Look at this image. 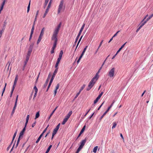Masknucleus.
Instances as JSON below:
<instances>
[{"label":"nucleus","mask_w":153,"mask_h":153,"mask_svg":"<svg viewBox=\"0 0 153 153\" xmlns=\"http://www.w3.org/2000/svg\"><path fill=\"white\" fill-rule=\"evenodd\" d=\"M61 23L60 22L54 30L53 35L51 37V40H54L53 45L51 48L52 49H54L56 47L58 41L57 37V35L61 27Z\"/></svg>","instance_id":"nucleus-1"},{"label":"nucleus","mask_w":153,"mask_h":153,"mask_svg":"<svg viewBox=\"0 0 153 153\" xmlns=\"http://www.w3.org/2000/svg\"><path fill=\"white\" fill-rule=\"evenodd\" d=\"M101 67L98 70L96 74L94 76L90 81L88 86V87L87 88L86 90L87 91H89L94 85L95 83H96V81L98 78V74L100 72V71L102 68Z\"/></svg>","instance_id":"nucleus-2"},{"label":"nucleus","mask_w":153,"mask_h":153,"mask_svg":"<svg viewBox=\"0 0 153 153\" xmlns=\"http://www.w3.org/2000/svg\"><path fill=\"white\" fill-rule=\"evenodd\" d=\"M64 1L63 0H61L59 4L58 7L57 13L59 14L61 11H64L65 10V6L63 5Z\"/></svg>","instance_id":"nucleus-3"},{"label":"nucleus","mask_w":153,"mask_h":153,"mask_svg":"<svg viewBox=\"0 0 153 153\" xmlns=\"http://www.w3.org/2000/svg\"><path fill=\"white\" fill-rule=\"evenodd\" d=\"M85 24L84 23L83 24V25H82V26L79 32V33L77 36H76V40L73 44V47H74V46H75L76 45V43L77 42V41L78 40V39H79V36H80L85 26Z\"/></svg>","instance_id":"nucleus-4"},{"label":"nucleus","mask_w":153,"mask_h":153,"mask_svg":"<svg viewBox=\"0 0 153 153\" xmlns=\"http://www.w3.org/2000/svg\"><path fill=\"white\" fill-rule=\"evenodd\" d=\"M72 112L71 111H70L65 116V118L63 119V121L62 122V124L64 125L68 119L69 118L70 116L72 114Z\"/></svg>","instance_id":"nucleus-5"},{"label":"nucleus","mask_w":153,"mask_h":153,"mask_svg":"<svg viewBox=\"0 0 153 153\" xmlns=\"http://www.w3.org/2000/svg\"><path fill=\"white\" fill-rule=\"evenodd\" d=\"M115 71V68H112L108 72V76L110 77H113L114 76V74Z\"/></svg>","instance_id":"nucleus-6"},{"label":"nucleus","mask_w":153,"mask_h":153,"mask_svg":"<svg viewBox=\"0 0 153 153\" xmlns=\"http://www.w3.org/2000/svg\"><path fill=\"white\" fill-rule=\"evenodd\" d=\"M112 107V105H111L108 108L107 110L103 113V115L100 117L99 120L100 121H101L103 117L106 114L108 111Z\"/></svg>","instance_id":"nucleus-7"},{"label":"nucleus","mask_w":153,"mask_h":153,"mask_svg":"<svg viewBox=\"0 0 153 153\" xmlns=\"http://www.w3.org/2000/svg\"><path fill=\"white\" fill-rule=\"evenodd\" d=\"M51 76V75L50 73L48 75L47 79H46V80L45 81V82L43 85V88H44L46 87L48 85V82H49V80L50 79V77Z\"/></svg>","instance_id":"nucleus-8"},{"label":"nucleus","mask_w":153,"mask_h":153,"mask_svg":"<svg viewBox=\"0 0 153 153\" xmlns=\"http://www.w3.org/2000/svg\"><path fill=\"white\" fill-rule=\"evenodd\" d=\"M87 139L88 138L87 137H85L84 140H82L80 143V145L79 146L83 148Z\"/></svg>","instance_id":"nucleus-9"},{"label":"nucleus","mask_w":153,"mask_h":153,"mask_svg":"<svg viewBox=\"0 0 153 153\" xmlns=\"http://www.w3.org/2000/svg\"><path fill=\"white\" fill-rule=\"evenodd\" d=\"M103 92H102L97 97V98L94 101V104H95L98 101V100L100 99L101 97L103 94Z\"/></svg>","instance_id":"nucleus-10"},{"label":"nucleus","mask_w":153,"mask_h":153,"mask_svg":"<svg viewBox=\"0 0 153 153\" xmlns=\"http://www.w3.org/2000/svg\"><path fill=\"white\" fill-rule=\"evenodd\" d=\"M26 126H25L23 128L22 131H21L19 134V136L21 137H22L24 134V133L26 130Z\"/></svg>","instance_id":"nucleus-11"},{"label":"nucleus","mask_w":153,"mask_h":153,"mask_svg":"<svg viewBox=\"0 0 153 153\" xmlns=\"http://www.w3.org/2000/svg\"><path fill=\"white\" fill-rule=\"evenodd\" d=\"M141 25L139 27L137 30L136 32H137L146 23V22H143V23H141Z\"/></svg>","instance_id":"nucleus-12"},{"label":"nucleus","mask_w":153,"mask_h":153,"mask_svg":"<svg viewBox=\"0 0 153 153\" xmlns=\"http://www.w3.org/2000/svg\"><path fill=\"white\" fill-rule=\"evenodd\" d=\"M126 42H125L124 44L119 49V50L117 51V54L119 53V52L122 50V49L124 47L125 45L126 44Z\"/></svg>","instance_id":"nucleus-13"},{"label":"nucleus","mask_w":153,"mask_h":153,"mask_svg":"<svg viewBox=\"0 0 153 153\" xmlns=\"http://www.w3.org/2000/svg\"><path fill=\"white\" fill-rule=\"evenodd\" d=\"M153 16V13L150 15L146 19V20L144 21L143 22H146V23L150 19H151Z\"/></svg>","instance_id":"nucleus-14"},{"label":"nucleus","mask_w":153,"mask_h":153,"mask_svg":"<svg viewBox=\"0 0 153 153\" xmlns=\"http://www.w3.org/2000/svg\"><path fill=\"white\" fill-rule=\"evenodd\" d=\"M57 71H58V70H57V68H56V69H55V70H54V71L53 75H52V77L54 78L57 72Z\"/></svg>","instance_id":"nucleus-15"},{"label":"nucleus","mask_w":153,"mask_h":153,"mask_svg":"<svg viewBox=\"0 0 153 153\" xmlns=\"http://www.w3.org/2000/svg\"><path fill=\"white\" fill-rule=\"evenodd\" d=\"M29 118V115H27V117L26 119V122L25 124V126H27V124L28 123V120Z\"/></svg>","instance_id":"nucleus-16"},{"label":"nucleus","mask_w":153,"mask_h":153,"mask_svg":"<svg viewBox=\"0 0 153 153\" xmlns=\"http://www.w3.org/2000/svg\"><path fill=\"white\" fill-rule=\"evenodd\" d=\"M43 135L42 134H41L39 136V137H38V139H37V140L36 141V143H37L39 142V141L41 138L43 136Z\"/></svg>","instance_id":"nucleus-17"},{"label":"nucleus","mask_w":153,"mask_h":153,"mask_svg":"<svg viewBox=\"0 0 153 153\" xmlns=\"http://www.w3.org/2000/svg\"><path fill=\"white\" fill-rule=\"evenodd\" d=\"M84 54V53H82L81 54L80 56L79 57L78 60L77 61V64L79 62L80 60H81V59L82 58V57Z\"/></svg>","instance_id":"nucleus-18"},{"label":"nucleus","mask_w":153,"mask_h":153,"mask_svg":"<svg viewBox=\"0 0 153 153\" xmlns=\"http://www.w3.org/2000/svg\"><path fill=\"white\" fill-rule=\"evenodd\" d=\"M82 36H81V37H80V39H79V41H78V43H77V45L76 46V48H75V51H74V52H75L76 51V48L77 47H78V45H79L80 42V41H81V40L82 37Z\"/></svg>","instance_id":"nucleus-19"},{"label":"nucleus","mask_w":153,"mask_h":153,"mask_svg":"<svg viewBox=\"0 0 153 153\" xmlns=\"http://www.w3.org/2000/svg\"><path fill=\"white\" fill-rule=\"evenodd\" d=\"M58 107V106H57L54 109V110L53 111L52 113L51 114L50 116L49 117V119H50L51 117V116L52 115L54 112L56 110V109Z\"/></svg>","instance_id":"nucleus-20"},{"label":"nucleus","mask_w":153,"mask_h":153,"mask_svg":"<svg viewBox=\"0 0 153 153\" xmlns=\"http://www.w3.org/2000/svg\"><path fill=\"white\" fill-rule=\"evenodd\" d=\"M20 137H20L19 136V137H18V138L17 141V143L15 146L16 148L18 146V145L19 143L20 140Z\"/></svg>","instance_id":"nucleus-21"},{"label":"nucleus","mask_w":153,"mask_h":153,"mask_svg":"<svg viewBox=\"0 0 153 153\" xmlns=\"http://www.w3.org/2000/svg\"><path fill=\"white\" fill-rule=\"evenodd\" d=\"M63 53V51L62 50L61 51H60L58 58L61 59Z\"/></svg>","instance_id":"nucleus-22"},{"label":"nucleus","mask_w":153,"mask_h":153,"mask_svg":"<svg viewBox=\"0 0 153 153\" xmlns=\"http://www.w3.org/2000/svg\"><path fill=\"white\" fill-rule=\"evenodd\" d=\"M52 146V145H50L48 148L45 153H48Z\"/></svg>","instance_id":"nucleus-23"},{"label":"nucleus","mask_w":153,"mask_h":153,"mask_svg":"<svg viewBox=\"0 0 153 153\" xmlns=\"http://www.w3.org/2000/svg\"><path fill=\"white\" fill-rule=\"evenodd\" d=\"M49 0H45V3L44 4V8H45Z\"/></svg>","instance_id":"nucleus-24"},{"label":"nucleus","mask_w":153,"mask_h":153,"mask_svg":"<svg viewBox=\"0 0 153 153\" xmlns=\"http://www.w3.org/2000/svg\"><path fill=\"white\" fill-rule=\"evenodd\" d=\"M49 10L48 9H46L45 11V12L43 15V18H45L46 15H47V13H48V11H49Z\"/></svg>","instance_id":"nucleus-25"},{"label":"nucleus","mask_w":153,"mask_h":153,"mask_svg":"<svg viewBox=\"0 0 153 153\" xmlns=\"http://www.w3.org/2000/svg\"><path fill=\"white\" fill-rule=\"evenodd\" d=\"M39 116H40V114H39V112L38 111L36 114L35 118V119H36L37 118H38L39 117Z\"/></svg>","instance_id":"nucleus-26"},{"label":"nucleus","mask_w":153,"mask_h":153,"mask_svg":"<svg viewBox=\"0 0 153 153\" xmlns=\"http://www.w3.org/2000/svg\"><path fill=\"white\" fill-rule=\"evenodd\" d=\"M32 51H31V50H29L28 49V52H27V54L26 56H30L31 55V53L32 52Z\"/></svg>","instance_id":"nucleus-27"},{"label":"nucleus","mask_w":153,"mask_h":153,"mask_svg":"<svg viewBox=\"0 0 153 153\" xmlns=\"http://www.w3.org/2000/svg\"><path fill=\"white\" fill-rule=\"evenodd\" d=\"M4 24L3 25V27L2 28V29L5 30V26H6L7 23L6 20L4 21Z\"/></svg>","instance_id":"nucleus-28"},{"label":"nucleus","mask_w":153,"mask_h":153,"mask_svg":"<svg viewBox=\"0 0 153 153\" xmlns=\"http://www.w3.org/2000/svg\"><path fill=\"white\" fill-rule=\"evenodd\" d=\"M17 130H16V131H15V132L14 133V135H13V139H12L13 141L14 139H15V137L16 136V134L17 133Z\"/></svg>","instance_id":"nucleus-29"},{"label":"nucleus","mask_w":153,"mask_h":153,"mask_svg":"<svg viewBox=\"0 0 153 153\" xmlns=\"http://www.w3.org/2000/svg\"><path fill=\"white\" fill-rule=\"evenodd\" d=\"M98 148V146L95 147L93 149V152L94 153H96L97 152V150Z\"/></svg>","instance_id":"nucleus-30"},{"label":"nucleus","mask_w":153,"mask_h":153,"mask_svg":"<svg viewBox=\"0 0 153 153\" xmlns=\"http://www.w3.org/2000/svg\"><path fill=\"white\" fill-rule=\"evenodd\" d=\"M82 148V147L79 146V148H78L76 153H79V152L81 150Z\"/></svg>","instance_id":"nucleus-31"},{"label":"nucleus","mask_w":153,"mask_h":153,"mask_svg":"<svg viewBox=\"0 0 153 153\" xmlns=\"http://www.w3.org/2000/svg\"><path fill=\"white\" fill-rule=\"evenodd\" d=\"M85 84H84L81 87L79 91H80V92H81V91H82L84 88H85Z\"/></svg>","instance_id":"nucleus-32"},{"label":"nucleus","mask_w":153,"mask_h":153,"mask_svg":"<svg viewBox=\"0 0 153 153\" xmlns=\"http://www.w3.org/2000/svg\"><path fill=\"white\" fill-rule=\"evenodd\" d=\"M29 57H30V56H26L25 60L24 62L27 63V62H28V60L29 59Z\"/></svg>","instance_id":"nucleus-33"},{"label":"nucleus","mask_w":153,"mask_h":153,"mask_svg":"<svg viewBox=\"0 0 153 153\" xmlns=\"http://www.w3.org/2000/svg\"><path fill=\"white\" fill-rule=\"evenodd\" d=\"M4 29L2 28V29L0 30V38L1 37L2 33L4 32Z\"/></svg>","instance_id":"nucleus-34"},{"label":"nucleus","mask_w":153,"mask_h":153,"mask_svg":"<svg viewBox=\"0 0 153 153\" xmlns=\"http://www.w3.org/2000/svg\"><path fill=\"white\" fill-rule=\"evenodd\" d=\"M84 131L83 130L81 129V131H80V132L79 133L77 138L79 137L80 135H81V134L83 133V132Z\"/></svg>","instance_id":"nucleus-35"},{"label":"nucleus","mask_w":153,"mask_h":153,"mask_svg":"<svg viewBox=\"0 0 153 153\" xmlns=\"http://www.w3.org/2000/svg\"><path fill=\"white\" fill-rule=\"evenodd\" d=\"M33 44H31L29 46V50H31V51H32V49L33 48Z\"/></svg>","instance_id":"nucleus-36"},{"label":"nucleus","mask_w":153,"mask_h":153,"mask_svg":"<svg viewBox=\"0 0 153 153\" xmlns=\"http://www.w3.org/2000/svg\"><path fill=\"white\" fill-rule=\"evenodd\" d=\"M49 126V125H48L47 127L44 129V130H43V132H42V133L41 134H42L43 135V134H44L46 132V131L47 130V129L48 128V127Z\"/></svg>","instance_id":"nucleus-37"},{"label":"nucleus","mask_w":153,"mask_h":153,"mask_svg":"<svg viewBox=\"0 0 153 153\" xmlns=\"http://www.w3.org/2000/svg\"><path fill=\"white\" fill-rule=\"evenodd\" d=\"M117 125V123H116L114 122V123H113V126L112 127V128L113 129V128H114Z\"/></svg>","instance_id":"nucleus-38"},{"label":"nucleus","mask_w":153,"mask_h":153,"mask_svg":"<svg viewBox=\"0 0 153 153\" xmlns=\"http://www.w3.org/2000/svg\"><path fill=\"white\" fill-rule=\"evenodd\" d=\"M34 29V26H33L32 27V28L31 30V32H30V34H33Z\"/></svg>","instance_id":"nucleus-39"},{"label":"nucleus","mask_w":153,"mask_h":153,"mask_svg":"<svg viewBox=\"0 0 153 153\" xmlns=\"http://www.w3.org/2000/svg\"><path fill=\"white\" fill-rule=\"evenodd\" d=\"M42 38H41L40 37H39L38 39L37 42V44H38L41 41L42 39Z\"/></svg>","instance_id":"nucleus-40"},{"label":"nucleus","mask_w":153,"mask_h":153,"mask_svg":"<svg viewBox=\"0 0 153 153\" xmlns=\"http://www.w3.org/2000/svg\"><path fill=\"white\" fill-rule=\"evenodd\" d=\"M51 2H49V3L48 5V6L47 7V9H48L49 10V8H50V7H51Z\"/></svg>","instance_id":"nucleus-41"},{"label":"nucleus","mask_w":153,"mask_h":153,"mask_svg":"<svg viewBox=\"0 0 153 153\" xmlns=\"http://www.w3.org/2000/svg\"><path fill=\"white\" fill-rule=\"evenodd\" d=\"M80 93V91H79L78 93H77V94H76V96L74 97V99H76L78 97V96L79 94Z\"/></svg>","instance_id":"nucleus-42"},{"label":"nucleus","mask_w":153,"mask_h":153,"mask_svg":"<svg viewBox=\"0 0 153 153\" xmlns=\"http://www.w3.org/2000/svg\"><path fill=\"white\" fill-rule=\"evenodd\" d=\"M35 90V92H38V89L36 87V86H35L33 88Z\"/></svg>","instance_id":"nucleus-43"},{"label":"nucleus","mask_w":153,"mask_h":153,"mask_svg":"<svg viewBox=\"0 0 153 153\" xmlns=\"http://www.w3.org/2000/svg\"><path fill=\"white\" fill-rule=\"evenodd\" d=\"M27 63L24 62V65L23 68H22V70L23 71L24 70L25 68V67L27 65Z\"/></svg>","instance_id":"nucleus-44"},{"label":"nucleus","mask_w":153,"mask_h":153,"mask_svg":"<svg viewBox=\"0 0 153 153\" xmlns=\"http://www.w3.org/2000/svg\"><path fill=\"white\" fill-rule=\"evenodd\" d=\"M59 84L58 83L57 85L56 86L55 90H57L59 88Z\"/></svg>","instance_id":"nucleus-45"},{"label":"nucleus","mask_w":153,"mask_h":153,"mask_svg":"<svg viewBox=\"0 0 153 153\" xmlns=\"http://www.w3.org/2000/svg\"><path fill=\"white\" fill-rule=\"evenodd\" d=\"M109 56V55L106 58V59H105V61H104L102 64V66L101 67H102V66H103V65H104V64L106 59H107V58Z\"/></svg>","instance_id":"nucleus-46"},{"label":"nucleus","mask_w":153,"mask_h":153,"mask_svg":"<svg viewBox=\"0 0 153 153\" xmlns=\"http://www.w3.org/2000/svg\"><path fill=\"white\" fill-rule=\"evenodd\" d=\"M59 64V63L56 62V63L55 65V67L56 68H57V70H58V66Z\"/></svg>","instance_id":"nucleus-47"},{"label":"nucleus","mask_w":153,"mask_h":153,"mask_svg":"<svg viewBox=\"0 0 153 153\" xmlns=\"http://www.w3.org/2000/svg\"><path fill=\"white\" fill-rule=\"evenodd\" d=\"M60 124V123H59V124H58L56 126V127H55V128H56L57 129H59V128Z\"/></svg>","instance_id":"nucleus-48"},{"label":"nucleus","mask_w":153,"mask_h":153,"mask_svg":"<svg viewBox=\"0 0 153 153\" xmlns=\"http://www.w3.org/2000/svg\"><path fill=\"white\" fill-rule=\"evenodd\" d=\"M148 16V15H147L143 19V20L141 21V23H143L144 21V20Z\"/></svg>","instance_id":"nucleus-49"},{"label":"nucleus","mask_w":153,"mask_h":153,"mask_svg":"<svg viewBox=\"0 0 153 153\" xmlns=\"http://www.w3.org/2000/svg\"><path fill=\"white\" fill-rule=\"evenodd\" d=\"M91 110V109H89L86 113L84 115V117H85L86 116V115L88 113V112H89L90 110Z\"/></svg>","instance_id":"nucleus-50"},{"label":"nucleus","mask_w":153,"mask_h":153,"mask_svg":"<svg viewBox=\"0 0 153 153\" xmlns=\"http://www.w3.org/2000/svg\"><path fill=\"white\" fill-rule=\"evenodd\" d=\"M30 0L29 1V4L27 6V9H30Z\"/></svg>","instance_id":"nucleus-51"},{"label":"nucleus","mask_w":153,"mask_h":153,"mask_svg":"<svg viewBox=\"0 0 153 153\" xmlns=\"http://www.w3.org/2000/svg\"><path fill=\"white\" fill-rule=\"evenodd\" d=\"M54 78H53V77H52L51 80H50V82H49V83L50 84H51L52 82L54 79Z\"/></svg>","instance_id":"nucleus-52"},{"label":"nucleus","mask_w":153,"mask_h":153,"mask_svg":"<svg viewBox=\"0 0 153 153\" xmlns=\"http://www.w3.org/2000/svg\"><path fill=\"white\" fill-rule=\"evenodd\" d=\"M7 0H4L3 2L2 3V4H1V6H3V7H4V4H5V1H6Z\"/></svg>","instance_id":"nucleus-53"},{"label":"nucleus","mask_w":153,"mask_h":153,"mask_svg":"<svg viewBox=\"0 0 153 153\" xmlns=\"http://www.w3.org/2000/svg\"><path fill=\"white\" fill-rule=\"evenodd\" d=\"M94 112L90 116H89V117L88 118L89 119H90L91 118V117H92V116L94 115Z\"/></svg>","instance_id":"nucleus-54"},{"label":"nucleus","mask_w":153,"mask_h":153,"mask_svg":"<svg viewBox=\"0 0 153 153\" xmlns=\"http://www.w3.org/2000/svg\"><path fill=\"white\" fill-rule=\"evenodd\" d=\"M18 95H17V96L16 98V101H15V104L16 103V104H17V100H18Z\"/></svg>","instance_id":"nucleus-55"},{"label":"nucleus","mask_w":153,"mask_h":153,"mask_svg":"<svg viewBox=\"0 0 153 153\" xmlns=\"http://www.w3.org/2000/svg\"><path fill=\"white\" fill-rule=\"evenodd\" d=\"M51 84V83L50 84V83H49V85H48L47 89L46 90V91L47 92L48 91V90L49 88L50 87Z\"/></svg>","instance_id":"nucleus-56"},{"label":"nucleus","mask_w":153,"mask_h":153,"mask_svg":"<svg viewBox=\"0 0 153 153\" xmlns=\"http://www.w3.org/2000/svg\"><path fill=\"white\" fill-rule=\"evenodd\" d=\"M103 41V40H102L101 41V42H100V44L98 47V49H99V48L101 46V45L102 44Z\"/></svg>","instance_id":"nucleus-57"},{"label":"nucleus","mask_w":153,"mask_h":153,"mask_svg":"<svg viewBox=\"0 0 153 153\" xmlns=\"http://www.w3.org/2000/svg\"><path fill=\"white\" fill-rule=\"evenodd\" d=\"M36 121H35V122H34V123L32 124V127H33L35 126V124H36Z\"/></svg>","instance_id":"nucleus-58"},{"label":"nucleus","mask_w":153,"mask_h":153,"mask_svg":"<svg viewBox=\"0 0 153 153\" xmlns=\"http://www.w3.org/2000/svg\"><path fill=\"white\" fill-rule=\"evenodd\" d=\"M61 59V58H58L57 59V61H56V62H57V63H59V62H60Z\"/></svg>","instance_id":"nucleus-59"},{"label":"nucleus","mask_w":153,"mask_h":153,"mask_svg":"<svg viewBox=\"0 0 153 153\" xmlns=\"http://www.w3.org/2000/svg\"><path fill=\"white\" fill-rule=\"evenodd\" d=\"M37 93V92H35V93L34 95L33 99H34L35 98V97H36V96Z\"/></svg>","instance_id":"nucleus-60"},{"label":"nucleus","mask_w":153,"mask_h":153,"mask_svg":"<svg viewBox=\"0 0 153 153\" xmlns=\"http://www.w3.org/2000/svg\"><path fill=\"white\" fill-rule=\"evenodd\" d=\"M39 11L38 10L37 11L35 17H37V16L39 14Z\"/></svg>","instance_id":"nucleus-61"},{"label":"nucleus","mask_w":153,"mask_h":153,"mask_svg":"<svg viewBox=\"0 0 153 153\" xmlns=\"http://www.w3.org/2000/svg\"><path fill=\"white\" fill-rule=\"evenodd\" d=\"M32 35H33V34H30V37H29V41H30V40L31 39Z\"/></svg>","instance_id":"nucleus-62"},{"label":"nucleus","mask_w":153,"mask_h":153,"mask_svg":"<svg viewBox=\"0 0 153 153\" xmlns=\"http://www.w3.org/2000/svg\"><path fill=\"white\" fill-rule=\"evenodd\" d=\"M15 110L13 109V111H12L11 114V115H13V114H14V113L15 111Z\"/></svg>","instance_id":"nucleus-63"},{"label":"nucleus","mask_w":153,"mask_h":153,"mask_svg":"<svg viewBox=\"0 0 153 153\" xmlns=\"http://www.w3.org/2000/svg\"><path fill=\"white\" fill-rule=\"evenodd\" d=\"M56 133V132L55 131H53L52 133V135H53V136H54L55 135Z\"/></svg>","instance_id":"nucleus-64"}]
</instances>
